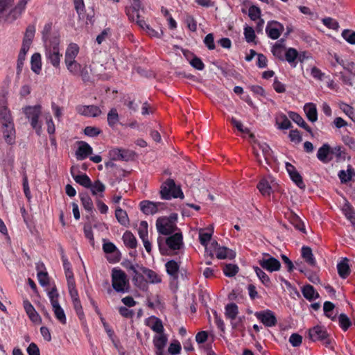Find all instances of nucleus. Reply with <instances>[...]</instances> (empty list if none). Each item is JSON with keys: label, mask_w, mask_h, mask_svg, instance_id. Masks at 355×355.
<instances>
[{"label": "nucleus", "mask_w": 355, "mask_h": 355, "mask_svg": "<svg viewBox=\"0 0 355 355\" xmlns=\"http://www.w3.org/2000/svg\"><path fill=\"white\" fill-rule=\"evenodd\" d=\"M331 146L328 144H324L318 150L317 158L323 163H328L333 159L330 156Z\"/></svg>", "instance_id": "18"}, {"label": "nucleus", "mask_w": 355, "mask_h": 355, "mask_svg": "<svg viewBox=\"0 0 355 355\" xmlns=\"http://www.w3.org/2000/svg\"><path fill=\"white\" fill-rule=\"evenodd\" d=\"M302 257L311 266L316 265V261L310 247L303 246L302 248Z\"/></svg>", "instance_id": "27"}, {"label": "nucleus", "mask_w": 355, "mask_h": 355, "mask_svg": "<svg viewBox=\"0 0 355 355\" xmlns=\"http://www.w3.org/2000/svg\"><path fill=\"white\" fill-rule=\"evenodd\" d=\"M183 237L180 232H177L166 239V244L171 250H180L183 245Z\"/></svg>", "instance_id": "15"}, {"label": "nucleus", "mask_w": 355, "mask_h": 355, "mask_svg": "<svg viewBox=\"0 0 355 355\" xmlns=\"http://www.w3.org/2000/svg\"><path fill=\"white\" fill-rule=\"evenodd\" d=\"M161 198L164 200H170L172 198H184V194L180 187L175 185L173 180L168 179L162 185L160 190Z\"/></svg>", "instance_id": "4"}, {"label": "nucleus", "mask_w": 355, "mask_h": 355, "mask_svg": "<svg viewBox=\"0 0 355 355\" xmlns=\"http://www.w3.org/2000/svg\"><path fill=\"white\" fill-rule=\"evenodd\" d=\"M239 271V267L235 264H226L223 268V272L227 277H233Z\"/></svg>", "instance_id": "55"}, {"label": "nucleus", "mask_w": 355, "mask_h": 355, "mask_svg": "<svg viewBox=\"0 0 355 355\" xmlns=\"http://www.w3.org/2000/svg\"><path fill=\"white\" fill-rule=\"evenodd\" d=\"M31 69L35 73L39 74L41 71V56L38 53H34L31 57Z\"/></svg>", "instance_id": "38"}, {"label": "nucleus", "mask_w": 355, "mask_h": 355, "mask_svg": "<svg viewBox=\"0 0 355 355\" xmlns=\"http://www.w3.org/2000/svg\"><path fill=\"white\" fill-rule=\"evenodd\" d=\"M119 120V114L116 108H112L107 114V123L110 127H114Z\"/></svg>", "instance_id": "45"}, {"label": "nucleus", "mask_w": 355, "mask_h": 355, "mask_svg": "<svg viewBox=\"0 0 355 355\" xmlns=\"http://www.w3.org/2000/svg\"><path fill=\"white\" fill-rule=\"evenodd\" d=\"M288 340L293 347H299L302 343V336L297 333H293L291 335Z\"/></svg>", "instance_id": "63"}, {"label": "nucleus", "mask_w": 355, "mask_h": 355, "mask_svg": "<svg viewBox=\"0 0 355 355\" xmlns=\"http://www.w3.org/2000/svg\"><path fill=\"white\" fill-rule=\"evenodd\" d=\"M254 270L257 275V277L259 278V279L261 281V282L266 286H269L270 284V280L268 275L262 270L260 268L257 266L254 267Z\"/></svg>", "instance_id": "47"}, {"label": "nucleus", "mask_w": 355, "mask_h": 355, "mask_svg": "<svg viewBox=\"0 0 355 355\" xmlns=\"http://www.w3.org/2000/svg\"><path fill=\"white\" fill-rule=\"evenodd\" d=\"M167 273L174 278L178 277L180 268L178 263L174 260H170L165 264Z\"/></svg>", "instance_id": "35"}, {"label": "nucleus", "mask_w": 355, "mask_h": 355, "mask_svg": "<svg viewBox=\"0 0 355 355\" xmlns=\"http://www.w3.org/2000/svg\"><path fill=\"white\" fill-rule=\"evenodd\" d=\"M276 125L280 130H287L292 127L291 122L288 117L283 113L279 114L276 116Z\"/></svg>", "instance_id": "29"}, {"label": "nucleus", "mask_w": 355, "mask_h": 355, "mask_svg": "<svg viewBox=\"0 0 355 355\" xmlns=\"http://www.w3.org/2000/svg\"><path fill=\"white\" fill-rule=\"evenodd\" d=\"M79 196L81 200V203L85 209L88 211H92L94 209V205L89 195L87 193H80Z\"/></svg>", "instance_id": "39"}, {"label": "nucleus", "mask_w": 355, "mask_h": 355, "mask_svg": "<svg viewBox=\"0 0 355 355\" xmlns=\"http://www.w3.org/2000/svg\"><path fill=\"white\" fill-rule=\"evenodd\" d=\"M285 46L284 44H282L279 43H275V44L272 48V53L273 55L280 60H284V49Z\"/></svg>", "instance_id": "43"}, {"label": "nucleus", "mask_w": 355, "mask_h": 355, "mask_svg": "<svg viewBox=\"0 0 355 355\" xmlns=\"http://www.w3.org/2000/svg\"><path fill=\"white\" fill-rule=\"evenodd\" d=\"M140 270L144 273L148 278V281L151 284H158L160 283L162 279L158 276V275L149 268H147L144 266L140 268Z\"/></svg>", "instance_id": "30"}, {"label": "nucleus", "mask_w": 355, "mask_h": 355, "mask_svg": "<svg viewBox=\"0 0 355 355\" xmlns=\"http://www.w3.org/2000/svg\"><path fill=\"white\" fill-rule=\"evenodd\" d=\"M153 345L155 347L156 355H165L164 348L168 342V337L165 334H157L153 337Z\"/></svg>", "instance_id": "13"}, {"label": "nucleus", "mask_w": 355, "mask_h": 355, "mask_svg": "<svg viewBox=\"0 0 355 355\" xmlns=\"http://www.w3.org/2000/svg\"><path fill=\"white\" fill-rule=\"evenodd\" d=\"M342 37L349 44H355V31L345 29L342 32Z\"/></svg>", "instance_id": "57"}, {"label": "nucleus", "mask_w": 355, "mask_h": 355, "mask_svg": "<svg viewBox=\"0 0 355 355\" xmlns=\"http://www.w3.org/2000/svg\"><path fill=\"white\" fill-rule=\"evenodd\" d=\"M60 39L57 36H53L49 40V44L45 45L46 58L50 61L54 67H59L60 58L62 54L60 53L59 49Z\"/></svg>", "instance_id": "2"}, {"label": "nucleus", "mask_w": 355, "mask_h": 355, "mask_svg": "<svg viewBox=\"0 0 355 355\" xmlns=\"http://www.w3.org/2000/svg\"><path fill=\"white\" fill-rule=\"evenodd\" d=\"M288 116L299 126L306 130L308 132H309L311 135V136H313L312 129L310 128V126L307 125V123L304 121L303 118L299 114L295 112H289Z\"/></svg>", "instance_id": "22"}, {"label": "nucleus", "mask_w": 355, "mask_h": 355, "mask_svg": "<svg viewBox=\"0 0 355 355\" xmlns=\"http://www.w3.org/2000/svg\"><path fill=\"white\" fill-rule=\"evenodd\" d=\"M112 286L113 289L118 293H125L129 291V280L125 272L121 269H112Z\"/></svg>", "instance_id": "3"}, {"label": "nucleus", "mask_w": 355, "mask_h": 355, "mask_svg": "<svg viewBox=\"0 0 355 355\" xmlns=\"http://www.w3.org/2000/svg\"><path fill=\"white\" fill-rule=\"evenodd\" d=\"M284 30V26L277 21H269L266 28L268 37L272 40L278 39Z\"/></svg>", "instance_id": "9"}, {"label": "nucleus", "mask_w": 355, "mask_h": 355, "mask_svg": "<svg viewBox=\"0 0 355 355\" xmlns=\"http://www.w3.org/2000/svg\"><path fill=\"white\" fill-rule=\"evenodd\" d=\"M248 15H249L250 18L253 21H256L258 19H260V16H261L260 8L256 6H251L249 8Z\"/></svg>", "instance_id": "62"}, {"label": "nucleus", "mask_w": 355, "mask_h": 355, "mask_svg": "<svg viewBox=\"0 0 355 355\" xmlns=\"http://www.w3.org/2000/svg\"><path fill=\"white\" fill-rule=\"evenodd\" d=\"M255 315L266 327H274L277 322L274 313L270 310L256 312Z\"/></svg>", "instance_id": "10"}, {"label": "nucleus", "mask_w": 355, "mask_h": 355, "mask_svg": "<svg viewBox=\"0 0 355 355\" xmlns=\"http://www.w3.org/2000/svg\"><path fill=\"white\" fill-rule=\"evenodd\" d=\"M338 175L341 183H347L352 180L353 176H355V171L352 166L349 165L347 171H340Z\"/></svg>", "instance_id": "33"}, {"label": "nucleus", "mask_w": 355, "mask_h": 355, "mask_svg": "<svg viewBox=\"0 0 355 355\" xmlns=\"http://www.w3.org/2000/svg\"><path fill=\"white\" fill-rule=\"evenodd\" d=\"M270 178H263L257 184V189L261 192V193L264 196H269L272 191V187L270 184L272 180H270Z\"/></svg>", "instance_id": "21"}, {"label": "nucleus", "mask_w": 355, "mask_h": 355, "mask_svg": "<svg viewBox=\"0 0 355 355\" xmlns=\"http://www.w3.org/2000/svg\"><path fill=\"white\" fill-rule=\"evenodd\" d=\"M244 35L247 42L250 43L254 42L256 35L254 30L250 26H246L244 29Z\"/></svg>", "instance_id": "64"}, {"label": "nucleus", "mask_w": 355, "mask_h": 355, "mask_svg": "<svg viewBox=\"0 0 355 355\" xmlns=\"http://www.w3.org/2000/svg\"><path fill=\"white\" fill-rule=\"evenodd\" d=\"M132 282L134 285L142 291H146L148 288V281L144 279V273L137 268L135 272H132Z\"/></svg>", "instance_id": "16"}, {"label": "nucleus", "mask_w": 355, "mask_h": 355, "mask_svg": "<svg viewBox=\"0 0 355 355\" xmlns=\"http://www.w3.org/2000/svg\"><path fill=\"white\" fill-rule=\"evenodd\" d=\"M338 322L340 327L343 331H347L352 325V322L349 317L345 313H340L338 316Z\"/></svg>", "instance_id": "48"}, {"label": "nucleus", "mask_w": 355, "mask_h": 355, "mask_svg": "<svg viewBox=\"0 0 355 355\" xmlns=\"http://www.w3.org/2000/svg\"><path fill=\"white\" fill-rule=\"evenodd\" d=\"M75 10L80 19L85 18V3L83 0H73Z\"/></svg>", "instance_id": "53"}, {"label": "nucleus", "mask_w": 355, "mask_h": 355, "mask_svg": "<svg viewBox=\"0 0 355 355\" xmlns=\"http://www.w3.org/2000/svg\"><path fill=\"white\" fill-rule=\"evenodd\" d=\"M236 257V252L226 247H218L216 250V257L218 259H233Z\"/></svg>", "instance_id": "26"}, {"label": "nucleus", "mask_w": 355, "mask_h": 355, "mask_svg": "<svg viewBox=\"0 0 355 355\" xmlns=\"http://www.w3.org/2000/svg\"><path fill=\"white\" fill-rule=\"evenodd\" d=\"M123 243L125 245L131 249H135L137 248V241L135 236L133 235L132 232L130 231H126L122 237Z\"/></svg>", "instance_id": "31"}, {"label": "nucleus", "mask_w": 355, "mask_h": 355, "mask_svg": "<svg viewBox=\"0 0 355 355\" xmlns=\"http://www.w3.org/2000/svg\"><path fill=\"white\" fill-rule=\"evenodd\" d=\"M138 234L141 240H144L146 238H148V223L146 221L143 220L140 223L138 228Z\"/></svg>", "instance_id": "59"}, {"label": "nucleus", "mask_w": 355, "mask_h": 355, "mask_svg": "<svg viewBox=\"0 0 355 355\" xmlns=\"http://www.w3.org/2000/svg\"><path fill=\"white\" fill-rule=\"evenodd\" d=\"M343 211L345 216V217L349 220H350V222H353L354 220H355V212H354V210L353 209V207H352V205L348 202H347L343 207Z\"/></svg>", "instance_id": "46"}, {"label": "nucleus", "mask_w": 355, "mask_h": 355, "mask_svg": "<svg viewBox=\"0 0 355 355\" xmlns=\"http://www.w3.org/2000/svg\"><path fill=\"white\" fill-rule=\"evenodd\" d=\"M157 232L160 234L170 235L177 229L173 220L166 217H160L156 221Z\"/></svg>", "instance_id": "6"}, {"label": "nucleus", "mask_w": 355, "mask_h": 355, "mask_svg": "<svg viewBox=\"0 0 355 355\" xmlns=\"http://www.w3.org/2000/svg\"><path fill=\"white\" fill-rule=\"evenodd\" d=\"M349 261V260L347 257H344L337 264L338 273L343 279H346L350 274Z\"/></svg>", "instance_id": "19"}, {"label": "nucleus", "mask_w": 355, "mask_h": 355, "mask_svg": "<svg viewBox=\"0 0 355 355\" xmlns=\"http://www.w3.org/2000/svg\"><path fill=\"white\" fill-rule=\"evenodd\" d=\"M109 155L112 160H122L128 162L134 159L136 154L134 151L123 149L114 148L109 152Z\"/></svg>", "instance_id": "7"}, {"label": "nucleus", "mask_w": 355, "mask_h": 355, "mask_svg": "<svg viewBox=\"0 0 355 355\" xmlns=\"http://www.w3.org/2000/svg\"><path fill=\"white\" fill-rule=\"evenodd\" d=\"M74 167H71V175L74 179V180L78 183L80 185L88 189L89 187H91V180L90 178H89V176L85 174V173H83V174H81V175H74Z\"/></svg>", "instance_id": "25"}, {"label": "nucleus", "mask_w": 355, "mask_h": 355, "mask_svg": "<svg viewBox=\"0 0 355 355\" xmlns=\"http://www.w3.org/2000/svg\"><path fill=\"white\" fill-rule=\"evenodd\" d=\"M79 52V47L75 43H71L65 52V56H64V62H71L73 61H76V58L77 57Z\"/></svg>", "instance_id": "20"}, {"label": "nucleus", "mask_w": 355, "mask_h": 355, "mask_svg": "<svg viewBox=\"0 0 355 355\" xmlns=\"http://www.w3.org/2000/svg\"><path fill=\"white\" fill-rule=\"evenodd\" d=\"M0 121L1 124L13 123L8 107H0Z\"/></svg>", "instance_id": "44"}, {"label": "nucleus", "mask_w": 355, "mask_h": 355, "mask_svg": "<svg viewBox=\"0 0 355 355\" xmlns=\"http://www.w3.org/2000/svg\"><path fill=\"white\" fill-rule=\"evenodd\" d=\"M239 313L238 306L235 303H230L225 306V316L230 320H234Z\"/></svg>", "instance_id": "37"}, {"label": "nucleus", "mask_w": 355, "mask_h": 355, "mask_svg": "<svg viewBox=\"0 0 355 355\" xmlns=\"http://www.w3.org/2000/svg\"><path fill=\"white\" fill-rule=\"evenodd\" d=\"M264 256L268 257L267 259H262L259 261V265L263 269L272 272L279 270L281 263L278 259L271 257L269 254L264 253Z\"/></svg>", "instance_id": "8"}, {"label": "nucleus", "mask_w": 355, "mask_h": 355, "mask_svg": "<svg viewBox=\"0 0 355 355\" xmlns=\"http://www.w3.org/2000/svg\"><path fill=\"white\" fill-rule=\"evenodd\" d=\"M62 260L63 262V267L64 269L67 283L75 282L73 278V273L71 268V263H69L65 255L63 254L62 256Z\"/></svg>", "instance_id": "34"}, {"label": "nucleus", "mask_w": 355, "mask_h": 355, "mask_svg": "<svg viewBox=\"0 0 355 355\" xmlns=\"http://www.w3.org/2000/svg\"><path fill=\"white\" fill-rule=\"evenodd\" d=\"M76 110L80 114L87 117H96L101 114V109L94 105H79L76 107Z\"/></svg>", "instance_id": "14"}, {"label": "nucleus", "mask_w": 355, "mask_h": 355, "mask_svg": "<svg viewBox=\"0 0 355 355\" xmlns=\"http://www.w3.org/2000/svg\"><path fill=\"white\" fill-rule=\"evenodd\" d=\"M304 110L309 121L314 123L318 120V112L315 104L312 103L305 104Z\"/></svg>", "instance_id": "23"}, {"label": "nucleus", "mask_w": 355, "mask_h": 355, "mask_svg": "<svg viewBox=\"0 0 355 355\" xmlns=\"http://www.w3.org/2000/svg\"><path fill=\"white\" fill-rule=\"evenodd\" d=\"M302 293L304 297L310 302L319 297L318 293L315 291L314 287L310 284L304 286L302 288Z\"/></svg>", "instance_id": "24"}, {"label": "nucleus", "mask_w": 355, "mask_h": 355, "mask_svg": "<svg viewBox=\"0 0 355 355\" xmlns=\"http://www.w3.org/2000/svg\"><path fill=\"white\" fill-rule=\"evenodd\" d=\"M335 60L338 64L341 65L344 69L347 70L349 72L352 73L354 68V63L352 62L345 61L340 59L338 55H335Z\"/></svg>", "instance_id": "54"}, {"label": "nucleus", "mask_w": 355, "mask_h": 355, "mask_svg": "<svg viewBox=\"0 0 355 355\" xmlns=\"http://www.w3.org/2000/svg\"><path fill=\"white\" fill-rule=\"evenodd\" d=\"M65 64L69 71L73 76H78L83 67L76 61L65 63Z\"/></svg>", "instance_id": "49"}, {"label": "nucleus", "mask_w": 355, "mask_h": 355, "mask_svg": "<svg viewBox=\"0 0 355 355\" xmlns=\"http://www.w3.org/2000/svg\"><path fill=\"white\" fill-rule=\"evenodd\" d=\"M213 230L211 232H204L202 230L199 233V240L202 245L207 247L208 242L210 241Z\"/></svg>", "instance_id": "61"}, {"label": "nucleus", "mask_w": 355, "mask_h": 355, "mask_svg": "<svg viewBox=\"0 0 355 355\" xmlns=\"http://www.w3.org/2000/svg\"><path fill=\"white\" fill-rule=\"evenodd\" d=\"M2 137L8 144H12L15 141V130L13 123L2 124L0 130Z\"/></svg>", "instance_id": "12"}, {"label": "nucleus", "mask_w": 355, "mask_h": 355, "mask_svg": "<svg viewBox=\"0 0 355 355\" xmlns=\"http://www.w3.org/2000/svg\"><path fill=\"white\" fill-rule=\"evenodd\" d=\"M90 69L87 65L82 67L78 76L81 77V79L84 83H93L92 78L90 76Z\"/></svg>", "instance_id": "51"}, {"label": "nucleus", "mask_w": 355, "mask_h": 355, "mask_svg": "<svg viewBox=\"0 0 355 355\" xmlns=\"http://www.w3.org/2000/svg\"><path fill=\"white\" fill-rule=\"evenodd\" d=\"M42 112V107L40 105L26 106L24 108V113L30 121L31 126L37 130L40 129L41 125L38 123V119Z\"/></svg>", "instance_id": "5"}, {"label": "nucleus", "mask_w": 355, "mask_h": 355, "mask_svg": "<svg viewBox=\"0 0 355 355\" xmlns=\"http://www.w3.org/2000/svg\"><path fill=\"white\" fill-rule=\"evenodd\" d=\"M291 179L296 184V185L300 189H304L305 184L303 182L302 177L297 171L293 173L291 175H289Z\"/></svg>", "instance_id": "58"}, {"label": "nucleus", "mask_w": 355, "mask_h": 355, "mask_svg": "<svg viewBox=\"0 0 355 355\" xmlns=\"http://www.w3.org/2000/svg\"><path fill=\"white\" fill-rule=\"evenodd\" d=\"M115 216L118 220V222L124 226H126L128 223V216L125 211L123 210L121 208L118 207L115 210Z\"/></svg>", "instance_id": "40"}, {"label": "nucleus", "mask_w": 355, "mask_h": 355, "mask_svg": "<svg viewBox=\"0 0 355 355\" xmlns=\"http://www.w3.org/2000/svg\"><path fill=\"white\" fill-rule=\"evenodd\" d=\"M298 56L297 51L294 48H289L284 54V60H286L292 67L296 66L295 60Z\"/></svg>", "instance_id": "36"}, {"label": "nucleus", "mask_w": 355, "mask_h": 355, "mask_svg": "<svg viewBox=\"0 0 355 355\" xmlns=\"http://www.w3.org/2000/svg\"><path fill=\"white\" fill-rule=\"evenodd\" d=\"M309 339L312 342L320 341L327 348L334 349V341L330 338L326 328L324 326L316 325L308 331Z\"/></svg>", "instance_id": "1"}, {"label": "nucleus", "mask_w": 355, "mask_h": 355, "mask_svg": "<svg viewBox=\"0 0 355 355\" xmlns=\"http://www.w3.org/2000/svg\"><path fill=\"white\" fill-rule=\"evenodd\" d=\"M231 123L234 127H236L237 128V130L239 132H243V133L250 134V137L251 139L254 138V135L252 133H250V130L248 128H243V125L241 121H239L236 120L235 118L232 117L231 119Z\"/></svg>", "instance_id": "50"}, {"label": "nucleus", "mask_w": 355, "mask_h": 355, "mask_svg": "<svg viewBox=\"0 0 355 355\" xmlns=\"http://www.w3.org/2000/svg\"><path fill=\"white\" fill-rule=\"evenodd\" d=\"M184 55L187 57V60L189 59V55L192 57L191 60L189 61L190 64L197 70H202L205 68V64L201 60L200 58H198L196 55H193V53L189 51H184Z\"/></svg>", "instance_id": "32"}, {"label": "nucleus", "mask_w": 355, "mask_h": 355, "mask_svg": "<svg viewBox=\"0 0 355 355\" xmlns=\"http://www.w3.org/2000/svg\"><path fill=\"white\" fill-rule=\"evenodd\" d=\"M291 224L299 231L306 234V230L304 228V224L301 218L296 214H293L290 218Z\"/></svg>", "instance_id": "41"}, {"label": "nucleus", "mask_w": 355, "mask_h": 355, "mask_svg": "<svg viewBox=\"0 0 355 355\" xmlns=\"http://www.w3.org/2000/svg\"><path fill=\"white\" fill-rule=\"evenodd\" d=\"M88 189H90L93 196L102 198L103 197V192L105 190V186L102 182H101L99 180H97L93 183L91 182V187H89Z\"/></svg>", "instance_id": "28"}, {"label": "nucleus", "mask_w": 355, "mask_h": 355, "mask_svg": "<svg viewBox=\"0 0 355 355\" xmlns=\"http://www.w3.org/2000/svg\"><path fill=\"white\" fill-rule=\"evenodd\" d=\"M35 33V28L33 25H29L26 28L23 41L31 44Z\"/></svg>", "instance_id": "60"}, {"label": "nucleus", "mask_w": 355, "mask_h": 355, "mask_svg": "<svg viewBox=\"0 0 355 355\" xmlns=\"http://www.w3.org/2000/svg\"><path fill=\"white\" fill-rule=\"evenodd\" d=\"M164 204L162 202H154L149 200H143L140 202V209L142 212L146 215L155 214L160 209H162Z\"/></svg>", "instance_id": "11"}, {"label": "nucleus", "mask_w": 355, "mask_h": 355, "mask_svg": "<svg viewBox=\"0 0 355 355\" xmlns=\"http://www.w3.org/2000/svg\"><path fill=\"white\" fill-rule=\"evenodd\" d=\"M52 307L55 318L60 321V323L65 324L67 322V318L63 309L60 306V304Z\"/></svg>", "instance_id": "42"}, {"label": "nucleus", "mask_w": 355, "mask_h": 355, "mask_svg": "<svg viewBox=\"0 0 355 355\" xmlns=\"http://www.w3.org/2000/svg\"><path fill=\"white\" fill-rule=\"evenodd\" d=\"M154 320L155 321L153 324L151 326H150V329L153 331L156 332L157 334H164V328L162 320L156 317H154Z\"/></svg>", "instance_id": "52"}, {"label": "nucleus", "mask_w": 355, "mask_h": 355, "mask_svg": "<svg viewBox=\"0 0 355 355\" xmlns=\"http://www.w3.org/2000/svg\"><path fill=\"white\" fill-rule=\"evenodd\" d=\"M92 148L87 143L81 141L79 147L76 151V156L77 159L83 160L89 155H92Z\"/></svg>", "instance_id": "17"}, {"label": "nucleus", "mask_w": 355, "mask_h": 355, "mask_svg": "<svg viewBox=\"0 0 355 355\" xmlns=\"http://www.w3.org/2000/svg\"><path fill=\"white\" fill-rule=\"evenodd\" d=\"M26 4L27 3L25 2V0H20L14 9L11 10L10 14L15 17H17L24 10Z\"/></svg>", "instance_id": "56"}]
</instances>
